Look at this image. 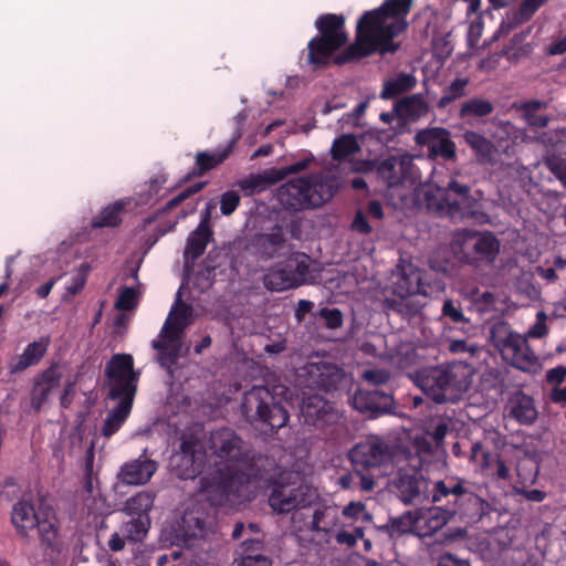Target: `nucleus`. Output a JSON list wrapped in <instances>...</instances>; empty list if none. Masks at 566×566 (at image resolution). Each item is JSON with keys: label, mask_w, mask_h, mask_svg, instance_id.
Returning a JSON list of instances; mask_svg holds the SVG:
<instances>
[{"label": "nucleus", "mask_w": 566, "mask_h": 566, "mask_svg": "<svg viewBox=\"0 0 566 566\" xmlns=\"http://www.w3.org/2000/svg\"><path fill=\"white\" fill-rule=\"evenodd\" d=\"M413 3L415 0H385L380 7L365 11L357 21L355 42L336 57V64H347L374 53L397 52L400 44L394 39L407 31V17Z\"/></svg>", "instance_id": "nucleus-1"}, {"label": "nucleus", "mask_w": 566, "mask_h": 566, "mask_svg": "<svg viewBox=\"0 0 566 566\" xmlns=\"http://www.w3.org/2000/svg\"><path fill=\"white\" fill-rule=\"evenodd\" d=\"M208 449L227 465V473L217 484L223 501H230L243 482L271 481L273 478L275 460L253 452L233 429L223 427L211 431Z\"/></svg>", "instance_id": "nucleus-2"}, {"label": "nucleus", "mask_w": 566, "mask_h": 566, "mask_svg": "<svg viewBox=\"0 0 566 566\" xmlns=\"http://www.w3.org/2000/svg\"><path fill=\"white\" fill-rule=\"evenodd\" d=\"M428 496L439 509L457 515L467 525L480 522L489 511V503L473 491L471 482L457 474L432 481Z\"/></svg>", "instance_id": "nucleus-3"}, {"label": "nucleus", "mask_w": 566, "mask_h": 566, "mask_svg": "<svg viewBox=\"0 0 566 566\" xmlns=\"http://www.w3.org/2000/svg\"><path fill=\"white\" fill-rule=\"evenodd\" d=\"M340 186L342 181L337 174L331 169L321 170L281 185L276 198L286 210H312L331 201Z\"/></svg>", "instance_id": "nucleus-4"}, {"label": "nucleus", "mask_w": 566, "mask_h": 566, "mask_svg": "<svg viewBox=\"0 0 566 566\" xmlns=\"http://www.w3.org/2000/svg\"><path fill=\"white\" fill-rule=\"evenodd\" d=\"M287 400L290 390L285 386H276L271 391L265 386H253L243 395L241 411L252 424L268 427L271 431L283 428L289 421V412L276 397Z\"/></svg>", "instance_id": "nucleus-5"}, {"label": "nucleus", "mask_w": 566, "mask_h": 566, "mask_svg": "<svg viewBox=\"0 0 566 566\" xmlns=\"http://www.w3.org/2000/svg\"><path fill=\"white\" fill-rule=\"evenodd\" d=\"M468 365L454 361L422 368L417 373V385L436 403L453 401L458 394L468 390Z\"/></svg>", "instance_id": "nucleus-6"}, {"label": "nucleus", "mask_w": 566, "mask_h": 566, "mask_svg": "<svg viewBox=\"0 0 566 566\" xmlns=\"http://www.w3.org/2000/svg\"><path fill=\"white\" fill-rule=\"evenodd\" d=\"M317 490L303 483L294 472H283L273 481L269 505L276 513H290L310 507L318 501Z\"/></svg>", "instance_id": "nucleus-7"}, {"label": "nucleus", "mask_w": 566, "mask_h": 566, "mask_svg": "<svg viewBox=\"0 0 566 566\" xmlns=\"http://www.w3.org/2000/svg\"><path fill=\"white\" fill-rule=\"evenodd\" d=\"M296 231L297 223L293 220L275 223L269 231L252 234L244 249L258 261L280 259L292 250L291 239L295 238Z\"/></svg>", "instance_id": "nucleus-8"}, {"label": "nucleus", "mask_w": 566, "mask_h": 566, "mask_svg": "<svg viewBox=\"0 0 566 566\" xmlns=\"http://www.w3.org/2000/svg\"><path fill=\"white\" fill-rule=\"evenodd\" d=\"M429 208L441 216H448L453 221L473 219L476 213V200L471 196L468 185L451 179L446 188H439L437 196H427Z\"/></svg>", "instance_id": "nucleus-9"}, {"label": "nucleus", "mask_w": 566, "mask_h": 566, "mask_svg": "<svg viewBox=\"0 0 566 566\" xmlns=\"http://www.w3.org/2000/svg\"><path fill=\"white\" fill-rule=\"evenodd\" d=\"M111 400L117 398L135 399L140 373L134 369V358L130 354H115L105 365Z\"/></svg>", "instance_id": "nucleus-10"}, {"label": "nucleus", "mask_w": 566, "mask_h": 566, "mask_svg": "<svg viewBox=\"0 0 566 566\" xmlns=\"http://www.w3.org/2000/svg\"><path fill=\"white\" fill-rule=\"evenodd\" d=\"M491 339L502 357L512 366L527 370L536 360L527 339L510 329L506 323H496L491 327Z\"/></svg>", "instance_id": "nucleus-11"}, {"label": "nucleus", "mask_w": 566, "mask_h": 566, "mask_svg": "<svg viewBox=\"0 0 566 566\" xmlns=\"http://www.w3.org/2000/svg\"><path fill=\"white\" fill-rule=\"evenodd\" d=\"M308 260L306 254L295 253L271 266L262 279L264 287L272 292H283L304 284L310 273Z\"/></svg>", "instance_id": "nucleus-12"}, {"label": "nucleus", "mask_w": 566, "mask_h": 566, "mask_svg": "<svg viewBox=\"0 0 566 566\" xmlns=\"http://www.w3.org/2000/svg\"><path fill=\"white\" fill-rule=\"evenodd\" d=\"M210 505L197 502L187 507L174 530L175 543L185 548H193L203 539L212 525V516L208 512Z\"/></svg>", "instance_id": "nucleus-13"}, {"label": "nucleus", "mask_w": 566, "mask_h": 566, "mask_svg": "<svg viewBox=\"0 0 566 566\" xmlns=\"http://www.w3.org/2000/svg\"><path fill=\"white\" fill-rule=\"evenodd\" d=\"M500 250V242L492 233L468 232L457 240L454 253L467 264L491 263Z\"/></svg>", "instance_id": "nucleus-14"}, {"label": "nucleus", "mask_w": 566, "mask_h": 566, "mask_svg": "<svg viewBox=\"0 0 566 566\" xmlns=\"http://www.w3.org/2000/svg\"><path fill=\"white\" fill-rule=\"evenodd\" d=\"M207 452L200 439L193 434H182L179 450L171 457V465L182 480H193L201 474Z\"/></svg>", "instance_id": "nucleus-15"}, {"label": "nucleus", "mask_w": 566, "mask_h": 566, "mask_svg": "<svg viewBox=\"0 0 566 566\" xmlns=\"http://www.w3.org/2000/svg\"><path fill=\"white\" fill-rule=\"evenodd\" d=\"M348 458L355 470L379 469L392 459V450L388 442L377 436H370L355 444Z\"/></svg>", "instance_id": "nucleus-16"}, {"label": "nucleus", "mask_w": 566, "mask_h": 566, "mask_svg": "<svg viewBox=\"0 0 566 566\" xmlns=\"http://www.w3.org/2000/svg\"><path fill=\"white\" fill-rule=\"evenodd\" d=\"M392 492L403 504L421 502L428 494L429 482L422 470L415 465H406L398 470L391 482Z\"/></svg>", "instance_id": "nucleus-17"}, {"label": "nucleus", "mask_w": 566, "mask_h": 566, "mask_svg": "<svg viewBox=\"0 0 566 566\" xmlns=\"http://www.w3.org/2000/svg\"><path fill=\"white\" fill-rule=\"evenodd\" d=\"M301 416L306 424L322 430L338 424L343 418L335 406L319 395L303 398Z\"/></svg>", "instance_id": "nucleus-18"}, {"label": "nucleus", "mask_w": 566, "mask_h": 566, "mask_svg": "<svg viewBox=\"0 0 566 566\" xmlns=\"http://www.w3.org/2000/svg\"><path fill=\"white\" fill-rule=\"evenodd\" d=\"M184 333L182 326L174 324L171 317H167L160 329V338L154 339L151 343L153 348L158 352V360L161 366L170 368L177 364Z\"/></svg>", "instance_id": "nucleus-19"}, {"label": "nucleus", "mask_w": 566, "mask_h": 566, "mask_svg": "<svg viewBox=\"0 0 566 566\" xmlns=\"http://www.w3.org/2000/svg\"><path fill=\"white\" fill-rule=\"evenodd\" d=\"M300 377L304 378L306 387L329 392L336 390L342 380L337 366L325 363H308L300 369Z\"/></svg>", "instance_id": "nucleus-20"}, {"label": "nucleus", "mask_w": 566, "mask_h": 566, "mask_svg": "<svg viewBox=\"0 0 566 566\" xmlns=\"http://www.w3.org/2000/svg\"><path fill=\"white\" fill-rule=\"evenodd\" d=\"M416 143L428 146L429 156L453 161L457 158L455 143L450 137V132L443 127H432L418 132Z\"/></svg>", "instance_id": "nucleus-21"}, {"label": "nucleus", "mask_w": 566, "mask_h": 566, "mask_svg": "<svg viewBox=\"0 0 566 566\" xmlns=\"http://www.w3.org/2000/svg\"><path fill=\"white\" fill-rule=\"evenodd\" d=\"M60 521L52 505L40 501V518L35 526L40 547L44 552L57 553L60 551Z\"/></svg>", "instance_id": "nucleus-22"}, {"label": "nucleus", "mask_w": 566, "mask_h": 566, "mask_svg": "<svg viewBox=\"0 0 566 566\" xmlns=\"http://www.w3.org/2000/svg\"><path fill=\"white\" fill-rule=\"evenodd\" d=\"M353 407L373 418L388 413L395 407L394 397L379 389H358L352 397Z\"/></svg>", "instance_id": "nucleus-23"}, {"label": "nucleus", "mask_w": 566, "mask_h": 566, "mask_svg": "<svg viewBox=\"0 0 566 566\" xmlns=\"http://www.w3.org/2000/svg\"><path fill=\"white\" fill-rule=\"evenodd\" d=\"M40 518V504L35 507L32 497L18 500L10 513L11 524L21 538H29L30 532L35 530Z\"/></svg>", "instance_id": "nucleus-24"}, {"label": "nucleus", "mask_w": 566, "mask_h": 566, "mask_svg": "<svg viewBox=\"0 0 566 566\" xmlns=\"http://www.w3.org/2000/svg\"><path fill=\"white\" fill-rule=\"evenodd\" d=\"M240 138V134L232 137L230 142L221 149H217L213 153L198 151L195 156L193 168L184 177L185 181H189L196 177H201L210 170L217 168L223 164L232 154L235 144Z\"/></svg>", "instance_id": "nucleus-25"}, {"label": "nucleus", "mask_w": 566, "mask_h": 566, "mask_svg": "<svg viewBox=\"0 0 566 566\" xmlns=\"http://www.w3.org/2000/svg\"><path fill=\"white\" fill-rule=\"evenodd\" d=\"M342 46L338 44H335L331 41H327L325 39H322L321 36L315 35L308 41L306 52H303V55H305L306 63L313 70L325 69L332 62L335 65H337L335 60L338 56V54L335 55V53ZM344 52L345 50L342 52V54Z\"/></svg>", "instance_id": "nucleus-26"}, {"label": "nucleus", "mask_w": 566, "mask_h": 566, "mask_svg": "<svg viewBox=\"0 0 566 566\" xmlns=\"http://www.w3.org/2000/svg\"><path fill=\"white\" fill-rule=\"evenodd\" d=\"M157 471V463L147 458H138L122 465L118 479L127 485L146 484Z\"/></svg>", "instance_id": "nucleus-27"}, {"label": "nucleus", "mask_w": 566, "mask_h": 566, "mask_svg": "<svg viewBox=\"0 0 566 566\" xmlns=\"http://www.w3.org/2000/svg\"><path fill=\"white\" fill-rule=\"evenodd\" d=\"M318 31L317 36L344 46L348 42V34L345 30V17L335 13L321 14L315 21Z\"/></svg>", "instance_id": "nucleus-28"}, {"label": "nucleus", "mask_w": 566, "mask_h": 566, "mask_svg": "<svg viewBox=\"0 0 566 566\" xmlns=\"http://www.w3.org/2000/svg\"><path fill=\"white\" fill-rule=\"evenodd\" d=\"M339 510L336 505L317 504L312 513L307 530L331 537L339 526Z\"/></svg>", "instance_id": "nucleus-29"}, {"label": "nucleus", "mask_w": 566, "mask_h": 566, "mask_svg": "<svg viewBox=\"0 0 566 566\" xmlns=\"http://www.w3.org/2000/svg\"><path fill=\"white\" fill-rule=\"evenodd\" d=\"M410 165L406 157L389 156L377 164V175L388 187H396L406 179Z\"/></svg>", "instance_id": "nucleus-30"}, {"label": "nucleus", "mask_w": 566, "mask_h": 566, "mask_svg": "<svg viewBox=\"0 0 566 566\" xmlns=\"http://www.w3.org/2000/svg\"><path fill=\"white\" fill-rule=\"evenodd\" d=\"M462 138L472 150L478 164L493 166L496 163L497 149L493 142L484 135L474 130H465Z\"/></svg>", "instance_id": "nucleus-31"}, {"label": "nucleus", "mask_w": 566, "mask_h": 566, "mask_svg": "<svg viewBox=\"0 0 566 566\" xmlns=\"http://www.w3.org/2000/svg\"><path fill=\"white\" fill-rule=\"evenodd\" d=\"M470 459L497 479L507 480L510 478V469L504 460L499 454L485 450L481 442L472 444Z\"/></svg>", "instance_id": "nucleus-32"}, {"label": "nucleus", "mask_w": 566, "mask_h": 566, "mask_svg": "<svg viewBox=\"0 0 566 566\" xmlns=\"http://www.w3.org/2000/svg\"><path fill=\"white\" fill-rule=\"evenodd\" d=\"M50 343L51 339L49 336H42L38 340L28 344L23 353L11 361V371L21 373L38 365L48 353Z\"/></svg>", "instance_id": "nucleus-33"}, {"label": "nucleus", "mask_w": 566, "mask_h": 566, "mask_svg": "<svg viewBox=\"0 0 566 566\" xmlns=\"http://www.w3.org/2000/svg\"><path fill=\"white\" fill-rule=\"evenodd\" d=\"M509 413L521 424H533L538 416L534 399L522 391L511 397Z\"/></svg>", "instance_id": "nucleus-34"}, {"label": "nucleus", "mask_w": 566, "mask_h": 566, "mask_svg": "<svg viewBox=\"0 0 566 566\" xmlns=\"http://www.w3.org/2000/svg\"><path fill=\"white\" fill-rule=\"evenodd\" d=\"M211 238L212 231L209 226V214H206L197 229L187 239L185 259L192 262L198 260L205 253Z\"/></svg>", "instance_id": "nucleus-35"}, {"label": "nucleus", "mask_w": 566, "mask_h": 566, "mask_svg": "<svg viewBox=\"0 0 566 566\" xmlns=\"http://www.w3.org/2000/svg\"><path fill=\"white\" fill-rule=\"evenodd\" d=\"M116 400H118L117 406L108 412L101 430L105 438H111L123 427L133 409L134 399L117 398Z\"/></svg>", "instance_id": "nucleus-36"}, {"label": "nucleus", "mask_w": 566, "mask_h": 566, "mask_svg": "<svg viewBox=\"0 0 566 566\" xmlns=\"http://www.w3.org/2000/svg\"><path fill=\"white\" fill-rule=\"evenodd\" d=\"M277 182L273 168H270L260 174H250L248 177L240 179L237 185L244 196L250 197L265 191Z\"/></svg>", "instance_id": "nucleus-37"}, {"label": "nucleus", "mask_w": 566, "mask_h": 566, "mask_svg": "<svg viewBox=\"0 0 566 566\" xmlns=\"http://www.w3.org/2000/svg\"><path fill=\"white\" fill-rule=\"evenodd\" d=\"M395 111L407 120L416 122L429 113V105L420 94H416L399 101Z\"/></svg>", "instance_id": "nucleus-38"}, {"label": "nucleus", "mask_w": 566, "mask_h": 566, "mask_svg": "<svg viewBox=\"0 0 566 566\" xmlns=\"http://www.w3.org/2000/svg\"><path fill=\"white\" fill-rule=\"evenodd\" d=\"M454 518H458V516L454 514H447L443 509H439V506L434 505V507L430 509L428 513L420 518L419 536H431Z\"/></svg>", "instance_id": "nucleus-39"}, {"label": "nucleus", "mask_w": 566, "mask_h": 566, "mask_svg": "<svg viewBox=\"0 0 566 566\" xmlns=\"http://www.w3.org/2000/svg\"><path fill=\"white\" fill-rule=\"evenodd\" d=\"M392 289L397 296L402 297L428 294L419 272H411L410 274L403 273L399 275L397 281L394 283Z\"/></svg>", "instance_id": "nucleus-40"}, {"label": "nucleus", "mask_w": 566, "mask_h": 566, "mask_svg": "<svg viewBox=\"0 0 566 566\" xmlns=\"http://www.w3.org/2000/svg\"><path fill=\"white\" fill-rule=\"evenodd\" d=\"M417 84V78L411 73H399L384 83L380 97L382 99H392L402 93L411 91Z\"/></svg>", "instance_id": "nucleus-41"}, {"label": "nucleus", "mask_w": 566, "mask_h": 566, "mask_svg": "<svg viewBox=\"0 0 566 566\" xmlns=\"http://www.w3.org/2000/svg\"><path fill=\"white\" fill-rule=\"evenodd\" d=\"M547 0H523L517 10L507 15V23L503 21L500 31L504 28L506 31L528 21L533 14L546 2Z\"/></svg>", "instance_id": "nucleus-42"}, {"label": "nucleus", "mask_w": 566, "mask_h": 566, "mask_svg": "<svg viewBox=\"0 0 566 566\" xmlns=\"http://www.w3.org/2000/svg\"><path fill=\"white\" fill-rule=\"evenodd\" d=\"M125 208V202L122 200L115 201L106 206L96 217L91 221L94 229L114 228L122 222L120 214Z\"/></svg>", "instance_id": "nucleus-43"}, {"label": "nucleus", "mask_w": 566, "mask_h": 566, "mask_svg": "<svg viewBox=\"0 0 566 566\" xmlns=\"http://www.w3.org/2000/svg\"><path fill=\"white\" fill-rule=\"evenodd\" d=\"M155 496L153 493L142 491L126 500L124 504V512L130 516L140 517L148 514L153 509Z\"/></svg>", "instance_id": "nucleus-44"}, {"label": "nucleus", "mask_w": 566, "mask_h": 566, "mask_svg": "<svg viewBox=\"0 0 566 566\" xmlns=\"http://www.w3.org/2000/svg\"><path fill=\"white\" fill-rule=\"evenodd\" d=\"M150 528V517L144 514L140 517L133 516L132 520L124 523L120 527L123 535L132 542H142Z\"/></svg>", "instance_id": "nucleus-45"}, {"label": "nucleus", "mask_w": 566, "mask_h": 566, "mask_svg": "<svg viewBox=\"0 0 566 566\" xmlns=\"http://www.w3.org/2000/svg\"><path fill=\"white\" fill-rule=\"evenodd\" d=\"M494 104L488 99L474 97L461 104L459 115L461 118L486 117L494 112Z\"/></svg>", "instance_id": "nucleus-46"}, {"label": "nucleus", "mask_w": 566, "mask_h": 566, "mask_svg": "<svg viewBox=\"0 0 566 566\" xmlns=\"http://www.w3.org/2000/svg\"><path fill=\"white\" fill-rule=\"evenodd\" d=\"M360 150V146L353 134H344L333 142L331 155L335 160H344Z\"/></svg>", "instance_id": "nucleus-47"}, {"label": "nucleus", "mask_w": 566, "mask_h": 566, "mask_svg": "<svg viewBox=\"0 0 566 566\" xmlns=\"http://www.w3.org/2000/svg\"><path fill=\"white\" fill-rule=\"evenodd\" d=\"M547 104L543 101L538 99H532L528 102H525L521 109L523 111V116L526 120V123L530 126L544 128L549 123V117L544 114H538L537 112L542 108H545Z\"/></svg>", "instance_id": "nucleus-48"}, {"label": "nucleus", "mask_w": 566, "mask_h": 566, "mask_svg": "<svg viewBox=\"0 0 566 566\" xmlns=\"http://www.w3.org/2000/svg\"><path fill=\"white\" fill-rule=\"evenodd\" d=\"M421 520L415 517L412 513L407 512L399 517L391 520L389 527L391 535H402L416 533L419 535V524Z\"/></svg>", "instance_id": "nucleus-49"}, {"label": "nucleus", "mask_w": 566, "mask_h": 566, "mask_svg": "<svg viewBox=\"0 0 566 566\" xmlns=\"http://www.w3.org/2000/svg\"><path fill=\"white\" fill-rule=\"evenodd\" d=\"M441 315L447 323H451L453 325L469 324V319L464 316L459 301H453L451 298L444 300Z\"/></svg>", "instance_id": "nucleus-50"}, {"label": "nucleus", "mask_w": 566, "mask_h": 566, "mask_svg": "<svg viewBox=\"0 0 566 566\" xmlns=\"http://www.w3.org/2000/svg\"><path fill=\"white\" fill-rule=\"evenodd\" d=\"M469 81L467 78H455L451 84L444 90L443 95L438 102V106L443 108L448 106L451 102L457 98L462 97L465 94V87L468 86Z\"/></svg>", "instance_id": "nucleus-51"}, {"label": "nucleus", "mask_w": 566, "mask_h": 566, "mask_svg": "<svg viewBox=\"0 0 566 566\" xmlns=\"http://www.w3.org/2000/svg\"><path fill=\"white\" fill-rule=\"evenodd\" d=\"M313 160H314V157L310 154L307 157H305L296 163H293L289 166L281 167V168H273L277 181L279 182L282 181L289 175H295V174H298V172L307 169Z\"/></svg>", "instance_id": "nucleus-52"}, {"label": "nucleus", "mask_w": 566, "mask_h": 566, "mask_svg": "<svg viewBox=\"0 0 566 566\" xmlns=\"http://www.w3.org/2000/svg\"><path fill=\"white\" fill-rule=\"evenodd\" d=\"M138 304V293L134 287L125 286L120 290L115 302V308L119 311H132Z\"/></svg>", "instance_id": "nucleus-53"}, {"label": "nucleus", "mask_w": 566, "mask_h": 566, "mask_svg": "<svg viewBox=\"0 0 566 566\" xmlns=\"http://www.w3.org/2000/svg\"><path fill=\"white\" fill-rule=\"evenodd\" d=\"M335 541L338 545L354 547L359 538L364 537V528L355 526L353 531L337 530L334 532Z\"/></svg>", "instance_id": "nucleus-54"}, {"label": "nucleus", "mask_w": 566, "mask_h": 566, "mask_svg": "<svg viewBox=\"0 0 566 566\" xmlns=\"http://www.w3.org/2000/svg\"><path fill=\"white\" fill-rule=\"evenodd\" d=\"M61 378L62 375L59 371L57 364H52L49 368L41 373L35 381L52 391L60 385Z\"/></svg>", "instance_id": "nucleus-55"}, {"label": "nucleus", "mask_w": 566, "mask_h": 566, "mask_svg": "<svg viewBox=\"0 0 566 566\" xmlns=\"http://www.w3.org/2000/svg\"><path fill=\"white\" fill-rule=\"evenodd\" d=\"M180 298L178 297L176 301V305L172 306V308L169 312L168 317H171L172 323L182 326V328L186 329V327L189 324V316L191 315V307L188 304H180L178 305V302Z\"/></svg>", "instance_id": "nucleus-56"}, {"label": "nucleus", "mask_w": 566, "mask_h": 566, "mask_svg": "<svg viewBox=\"0 0 566 566\" xmlns=\"http://www.w3.org/2000/svg\"><path fill=\"white\" fill-rule=\"evenodd\" d=\"M207 182L206 181H199L195 185H191L187 188H185L182 191H180L176 197L171 198L166 203V210H172L174 208L178 207L181 202H184L189 197L200 192L205 187Z\"/></svg>", "instance_id": "nucleus-57"}, {"label": "nucleus", "mask_w": 566, "mask_h": 566, "mask_svg": "<svg viewBox=\"0 0 566 566\" xmlns=\"http://www.w3.org/2000/svg\"><path fill=\"white\" fill-rule=\"evenodd\" d=\"M240 205V196L234 190H228L220 197V211L223 216H231Z\"/></svg>", "instance_id": "nucleus-58"}, {"label": "nucleus", "mask_w": 566, "mask_h": 566, "mask_svg": "<svg viewBox=\"0 0 566 566\" xmlns=\"http://www.w3.org/2000/svg\"><path fill=\"white\" fill-rule=\"evenodd\" d=\"M449 424L447 421L439 419L438 421H432L430 426L427 428V434H429L437 446H441L444 441V438L449 431Z\"/></svg>", "instance_id": "nucleus-59"}, {"label": "nucleus", "mask_w": 566, "mask_h": 566, "mask_svg": "<svg viewBox=\"0 0 566 566\" xmlns=\"http://www.w3.org/2000/svg\"><path fill=\"white\" fill-rule=\"evenodd\" d=\"M88 271L90 266L87 264L81 265L78 272L72 277L71 284L66 287L69 294L74 296L84 289Z\"/></svg>", "instance_id": "nucleus-60"}, {"label": "nucleus", "mask_w": 566, "mask_h": 566, "mask_svg": "<svg viewBox=\"0 0 566 566\" xmlns=\"http://www.w3.org/2000/svg\"><path fill=\"white\" fill-rule=\"evenodd\" d=\"M318 314L324 319L325 326L329 329H335L343 325V313L338 308L325 307Z\"/></svg>", "instance_id": "nucleus-61"}, {"label": "nucleus", "mask_w": 566, "mask_h": 566, "mask_svg": "<svg viewBox=\"0 0 566 566\" xmlns=\"http://www.w3.org/2000/svg\"><path fill=\"white\" fill-rule=\"evenodd\" d=\"M384 307L387 311H392L395 313L401 314V315H409L411 312V307L409 305V302L407 301V297L398 296L396 297H387L384 301Z\"/></svg>", "instance_id": "nucleus-62"}, {"label": "nucleus", "mask_w": 566, "mask_h": 566, "mask_svg": "<svg viewBox=\"0 0 566 566\" xmlns=\"http://www.w3.org/2000/svg\"><path fill=\"white\" fill-rule=\"evenodd\" d=\"M21 494L20 486L13 478H7L0 490V500L6 502H12L18 499Z\"/></svg>", "instance_id": "nucleus-63"}, {"label": "nucleus", "mask_w": 566, "mask_h": 566, "mask_svg": "<svg viewBox=\"0 0 566 566\" xmlns=\"http://www.w3.org/2000/svg\"><path fill=\"white\" fill-rule=\"evenodd\" d=\"M546 166L566 188V160L557 157H548L546 159Z\"/></svg>", "instance_id": "nucleus-64"}]
</instances>
